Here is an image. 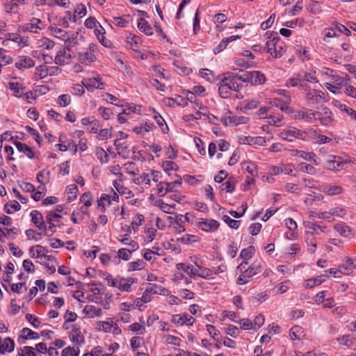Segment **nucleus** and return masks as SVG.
Instances as JSON below:
<instances>
[{
  "instance_id": "nucleus-12",
  "label": "nucleus",
  "mask_w": 356,
  "mask_h": 356,
  "mask_svg": "<svg viewBox=\"0 0 356 356\" xmlns=\"http://www.w3.org/2000/svg\"><path fill=\"white\" fill-rule=\"evenodd\" d=\"M316 120H318L324 126H329L334 121V114L328 108L325 107L322 112L316 111Z\"/></svg>"
},
{
  "instance_id": "nucleus-15",
  "label": "nucleus",
  "mask_w": 356,
  "mask_h": 356,
  "mask_svg": "<svg viewBox=\"0 0 356 356\" xmlns=\"http://www.w3.org/2000/svg\"><path fill=\"white\" fill-rule=\"evenodd\" d=\"M44 29V22L38 18H32L30 22L25 24L22 26V30L24 31H29L31 33H37L38 30H42Z\"/></svg>"
},
{
  "instance_id": "nucleus-4",
  "label": "nucleus",
  "mask_w": 356,
  "mask_h": 356,
  "mask_svg": "<svg viewBox=\"0 0 356 356\" xmlns=\"http://www.w3.org/2000/svg\"><path fill=\"white\" fill-rule=\"evenodd\" d=\"M96 45L93 43L89 44L88 48L83 49V51L77 53L78 60L86 65H89L95 62L96 57L95 55Z\"/></svg>"
},
{
  "instance_id": "nucleus-23",
  "label": "nucleus",
  "mask_w": 356,
  "mask_h": 356,
  "mask_svg": "<svg viewBox=\"0 0 356 356\" xmlns=\"http://www.w3.org/2000/svg\"><path fill=\"white\" fill-rule=\"evenodd\" d=\"M29 252L32 258H40L41 257H46L48 250L45 247L37 245L30 248Z\"/></svg>"
},
{
  "instance_id": "nucleus-52",
  "label": "nucleus",
  "mask_w": 356,
  "mask_h": 356,
  "mask_svg": "<svg viewBox=\"0 0 356 356\" xmlns=\"http://www.w3.org/2000/svg\"><path fill=\"white\" fill-rule=\"evenodd\" d=\"M39 45L44 49H51L55 46V42L49 38H43L39 41Z\"/></svg>"
},
{
  "instance_id": "nucleus-13",
  "label": "nucleus",
  "mask_w": 356,
  "mask_h": 356,
  "mask_svg": "<svg viewBox=\"0 0 356 356\" xmlns=\"http://www.w3.org/2000/svg\"><path fill=\"white\" fill-rule=\"evenodd\" d=\"M137 282L134 277H118L116 288L121 291L131 292L133 291L132 285Z\"/></svg>"
},
{
  "instance_id": "nucleus-46",
  "label": "nucleus",
  "mask_w": 356,
  "mask_h": 356,
  "mask_svg": "<svg viewBox=\"0 0 356 356\" xmlns=\"http://www.w3.org/2000/svg\"><path fill=\"white\" fill-rule=\"evenodd\" d=\"M78 188L75 184H70L67 186V200L69 202L74 201L77 196Z\"/></svg>"
},
{
  "instance_id": "nucleus-2",
  "label": "nucleus",
  "mask_w": 356,
  "mask_h": 356,
  "mask_svg": "<svg viewBox=\"0 0 356 356\" xmlns=\"http://www.w3.org/2000/svg\"><path fill=\"white\" fill-rule=\"evenodd\" d=\"M261 270V261H255L236 280L238 284H245L249 282L250 277L257 275Z\"/></svg>"
},
{
  "instance_id": "nucleus-40",
  "label": "nucleus",
  "mask_w": 356,
  "mask_h": 356,
  "mask_svg": "<svg viewBox=\"0 0 356 356\" xmlns=\"http://www.w3.org/2000/svg\"><path fill=\"white\" fill-rule=\"evenodd\" d=\"M293 155L307 161H313L315 164H317V162L314 159L316 155L313 152H306L301 150H296Z\"/></svg>"
},
{
  "instance_id": "nucleus-14",
  "label": "nucleus",
  "mask_w": 356,
  "mask_h": 356,
  "mask_svg": "<svg viewBox=\"0 0 356 356\" xmlns=\"http://www.w3.org/2000/svg\"><path fill=\"white\" fill-rule=\"evenodd\" d=\"M81 83L88 91H93L95 89L103 90L104 88V83L99 76L83 79Z\"/></svg>"
},
{
  "instance_id": "nucleus-7",
  "label": "nucleus",
  "mask_w": 356,
  "mask_h": 356,
  "mask_svg": "<svg viewBox=\"0 0 356 356\" xmlns=\"http://www.w3.org/2000/svg\"><path fill=\"white\" fill-rule=\"evenodd\" d=\"M218 81H220L224 84L227 85L231 91H239L242 88V84L237 83L232 77V72H227L219 75L217 78Z\"/></svg>"
},
{
  "instance_id": "nucleus-50",
  "label": "nucleus",
  "mask_w": 356,
  "mask_h": 356,
  "mask_svg": "<svg viewBox=\"0 0 356 356\" xmlns=\"http://www.w3.org/2000/svg\"><path fill=\"white\" fill-rule=\"evenodd\" d=\"M254 252H255L254 248L253 246L250 245V246L248 247L247 248L242 250V251L241 252L240 256L243 259L248 260L250 258H252V257L254 254Z\"/></svg>"
},
{
  "instance_id": "nucleus-55",
  "label": "nucleus",
  "mask_w": 356,
  "mask_h": 356,
  "mask_svg": "<svg viewBox=\"0 0 356 356\" xmlns=\"http://www.w3.org/2000/svg\"><path fill=\"white\" fill-rule=\"evenodd\" d=\"M19 356H38L31 346H24L19 350Z\"/></svg>"
},
{
  "instance_id": "nucleus-17",
  "label": "nucleus",
  "mask_w": 356,
  "mask_h": 356,
  "mask_svg": "<svg viewBox=\"0 0 356 356\" xmlns=\"http://www.w3.org/2000/svg\"><path fill=\"white\" fill-rule=\"evenodd\" d=\"M30 216H31L32 222L37 227H38L40 230L47 232V225L45 221L44 220L42 215L40 211L37 210L32 211L30 213ZM45 234L47 235V232H45Z\"/></svg>"
},
{
  "instance_id": "nucleus-60",
  "label": "nucleus",
  "mask_w": 356,
  "mask_h": 356,
  "mask_svg": "<svg viewBox=\"0 0 356 356\" xmlns=\"http://www.w3.org/2000/svg\"><path fill=\"white\" fill-rule=\"evenodd\" d=\"M86 13H87V11H86V6L82 3L78 4L74 10V15L73 17L74 21V22L76 21V19H75L76 15L79 16L80 17H82L86 15Z\"/></svg>"
},
{
  "instance_id": "nucleus-28",
  "label": "nucleus",
  "mask_w": 356,
  "mask_h": 356,
  "mask_svg": "<svg viewBox=\"0 0 356 356\" xmlns=\"http://www.w3.org/2000/svg\"><path fill=\"white\" fill-rule=\"evenodd\" d=\"M178 270H183L187 273L191 277H195L198 274V270L191 265H186L183 263H179L176 265Z\"/></svg>"
},
{
  "instance_id": "nucleus-6",
  "label": "nucleus",
  "mask_w": 356,
  "mask_h": 356,
  "mask_svg": "<svg viewBox=\"0 0 356 356\" xmlns=\"http://www.w3.org/2000/svg\"><path fill=\"white\" fill-rule=\"evenodd\" d=\"M305 100L308 104H320L326 101V95L316 89L309 90L305 95Z\"/></svg>"
},
{
  "instance_id": "nucleus-8",
  "label": "nucleus",
  "mask_w": 356,
  "mask_h": 356,
  "mask_svg": "<svg viewBox=\"0 0 356 356\" xmlns=\"http://www.w3.org/2000/svg\"><path fill=\"white\" fill-rule=\"evenodd\" d=\"M293 118L296 120H303L305 122L312 123L316 120V114L314 111L308 108H303L293 112Z\"/></svg>"
},
{
  "instance_id": "nucleus-41",
  "label": "nucleus",
  "mask_w": 356,
  "mask_h": 356,
  "mask_svg": "<svg viewBox=\"0 0 356 356\" xmlns=\"http://www.w3.org/2000/svg\"><path fill=\"white\" fill-rule=\"evenodd\" d=\"M95 154H96L97 158L99 160V161L102 163H106L108 162L109 156L102 147H97Z\"/></svg>"
},
{
  "instance_id": "nucleus-18",
  "label": "nucleus",
  "mask_w": 356,
  "mask_h": 356,
  "mask_svg": "<svg viewBox=\"0 0 356 356\" xmlns=\"http://www.w3.org/2000/svg\"><path fill=\"white\" fill-rule=\"evenodd\" d=\"M346 266H343L340 270H334V268H330L328 270H326L325 273H329V275H325V277H329L330 275H332L334 277H340V273L348 274L350 270H352V265L353 264V261L352 259H349L346 261Z\"/></svg>"
},
{
  "instance_id": "nucleus-61",
  "label": "nucleus",
  "mask_w": 356,
  "mask_h": 356,
  "mask_svg": "<svg viewBox=\"0 0 356 356\" xmlns=\"http://www.w3.org/2000/svg\"><path fill=\"white\" fill-rule=\"evenodd\" d=\"M71 97L69 95H62L58 98L57 103L60 106L65 107L70 104Z\"/></svg>"
},
{
  "instance_id": "nucleus-20",
  "label": "nucleus",
  "mask_w": 356,
  "mask_h": 356,
  "mask_svg": "<svg viewBox=\"0 0 356 356\" xmlns=\"http://www.w3.org/2000/svg\"><path fill=\"white\" fill-rule=\"evenodd\" d=\"M248 82L252 85H261L266 82L265 75L259 71L248 72Z\"/></svg>"
},
{
  "instance_id": "nucleus-56",
  "label": "nucleus",
  "mask_w": 356,
  "mask_h": 356,
  "mask_svg": "<svg viewBox=\"0 0 356 356\" xmlns=\"http://www.w3.org/2000/svg\"><path fill=\"white\" fill-rule=\"evenodd\" d=\"M268 299V295L265 292H262L252 296L251 298V301L253 304L259 305L263 301H265Z\"/></svg>"
},
{
  "instance_id": "nucleus-24",
  "label": "nucleus",
  "mask_w": 356,
  "mask_h": 356,
  "mask_svg": "<svg viewBox=\"0 0 356 356\" xmlns=\"http://www.w3.org/2000/svg\"><path fill=\"white\" fill-rule=\"evenodd\" d=\"M83 313L88 318L99 317L102 314V309L94 305H86L83 309Z\"/></svg>"
},
{
  "instance_id": "nucleus-49",
  "label": "nucleus",
  "mask_w": 356,
  "mask_h": 356,
  "mask_svg": "<svg viewBox=\"0 0 356 356\" xmlns=\"http://www.w3.org/2000/svg\"><path fill=\"white\" fill-rule=\"evenodd\" d=\"M299 76L300 78V80H303L306 82H318L317 78L315 76L314 73H307V72H302L299 73Z\"/></svg>"
},
{
  "instance_id": "nucleus-45",
  "label": "nucleus",
  "mask_w": 356,
  "mask_h": 356,
  "mask_svg": "<svg viewBox=\"0 0 356 356\" xmlns=\"http://www.w3.org/2000/svg\"><path fill=\"white\" fill-rule=\"evenodd\" d=\"M198 274L196 276L203 277L204 279H212L213 270L210 268H203L198 266Z\"/></svg>"
},
{
  "instance_id": "nucleus-47",
  "label": "nucleus",
  "mask_w": 356,
  "mask_h": 356,
  "mask_svg": "<svg viewBox=\"0 0 356 356\" xmlns=\"http://www.w3.org/2000/svg\"><path fill=\"white\" fill-rule=\"evenodd\" d=\"M79 348L76 346V348L74 347L68 346L65 348L61 353L62 356H79Z\"/></svg>"
},
{
  "instance_id": "nucleus-30",
  "label": "nucleus",
  "mask_w": 356,
  "mask_h": 356,
  "mask_svg": "<svg viewBox=\"0 0 356 356\" xmlns=\"http://www.w3.org/2000/svg\"><path fill=\"white\" fill-rule=\"evenodd\" d=\"M114 145L115 146L116 151L119 155L126 157L129 153L128 145L126 143L119 141V139H116L114 141Z\"/></svg>"
},
{
  "instance_id": "nucleus-25",
  "label": "nucleus",
  "mask_w": 356,
  "mask_h": 356,
  "mask_svg": "<svg viewBox=\"0 0 356 356\" xmlns=\"http://www.w3.org/2000/svg\"><path fill=\"white\" fill-rule=\"evenodd\" d=\"M35 65L34 61L28 56H21L15 63V67L18 69L30 68Z\"/></svg>"
},
{
  "instance_id": "nucleus-21",
  "label": "nucleus",
  "mask_w": 356,
  "mask_h": 356,
  "mask_svg": "<svg viewBox=\"0 0 356 356\" xmlns=\"http://www.w3.org/2000/svg\"><path fill=\"white\" fill-rule=\"evenodd\" d=\"M70 338L72 343L79 347L84 343L85 338L79 328L74 327L70 332Z\"/></svg>"
},
{
  "instance_id": "nucleus-43",
  "label": "nucleus",
  "mask_w": 356,
  "mask_h": 356,
  "mask_svg": "<svg viewBox=\"0 0 356 356\" xmlns=\"http://www.w3.org/2000/svg\"><path fill=\"white\" fill-rule=\"evenodd\" d=\"M21 209V205L19 203L15 200L10 203H7L4 205V211L7 213H13L15 211H19Z\"/></svg>"
},
{
  "instance_id": "nucleus-39",
  "label": "nucleus",
  "mask_w": 356,
  "mask_h": 356,
  "mask_svg": "<svg viewBox=\"0 0 356 356\" xmlns=\"http://www.w3.org/2000/svg\"><path fill=\"white\" fill-rule=\"evenodd\" d=\"M232 72V77L234 79V81L237 83L238 81L243 83H249L248 82V72H246L243 70H239L238 73Z\"/></svg>"
},
{
  "instance_id": "nucleus-22",
  "label": "nucleus",
  "mask_w": 356,
  "mask_h": 356,
  "mask_svg": "<svg viewBox=\"0 0 356 356\" xmlns=\"http://www.w3.org/2000/svg\"><path fill=\"white\" fill-rule=\"evenodd\" d=\"M306 227L308 229L307 234H310L312 237H313L316 234H319L321 232H327L326 226L320 225L317 223H314V222H307V225H306Z\"/></svg>"
},
{
  "instance_id": "nucleus-29",
  "label": "nucleus",
  "mask_w": 356,
  "mask_h": 356,
  "mask_svg": "<svg viewBox=\"0 0 356 356\" xmlns=\"http://www.w3.org/2000/svg\"><path fill=\"white\" fill-rule=\"evenodd\" d=\"M289 336L291 340H300L305 337L304 331L302 327L295 325L290 330Z\"/></svg>"
},
{
  "instance_id": "nucleus-54",
  "label": "nucleus",
  "mask_w": 356,
  "mask_h": 356,
  "mask_svg": "<svg viewBox=\"0 0 356 356\" xmlns=\"http://www.w3.org/2000/svg\"><path fill=\"white\" fill-rule=\"evenodd\" d=\"M229 122L233 123L235 125H238L240 124H245L248 121V118L244 116H229Z\"/></svg>"
},
{
  "instance_id": "nucleus-5",
  "label": "nucleus",
  "mask_w": 356,
  "mask_h": 356,
  "mask_svg": "<svg viewBox=\"0 0 356 356\" xmlns=\"http://www.w3.org/2000/svg\"><path fill=\"white\" fill-rule=\"evenodd\" d=\"M279 135L282 139L290 142L295 139L307 140L306 132L302 131L295 127L283 130Z\"/></svg>"
},
{
  "instance_id": "nucleus-37",
  "label": "nucleus",
  "mask_w": 356,
  "mask_h": 356,
  "mask_svg": "<svg viewBox=\"0 0 356 356\" xmlns=\"http://www.w3.org/2000/svg\"><path fill=\"white\" fill-rule=\"evenodd\" d=\"M324 277L325 275H323L317 276L314 278L307 280L305 281V286L308 288H313L316 286H318L325 281V279Z\"/></svg>"
},
{
  "instance_id": "nucleus-27",
  "label": "nucleus",
  "mask_w": 356,
  "mask_h": 356,
  "mask_svg": "<svg viewBox=\"0 0 356 356\" xmlns=\"http://www.w3.org/2000/svg\"><path fill=\"white\" fill-rule=\"evenodd\" d=\"M241 38L239 35H232L229 38H226L222 40L220 44L213 49V53L215 54H218L221 52L223 49H225L227 45V44L230 42H232L236 39Z\"/></svg>"
},
{
  "instance_id": "nucleus-42",
  "label": "nucleus",
  "mask_w": 356,
  "mask_h": 356,
  "mask_svg": "<svg viewBox=\"0 0 356 356\" xmlns=\"http://www.w3.org/2000/svg\"><path fill=\"white\" fill-rule=\"evenodd\" d=\"M232 91L229 90V88L227 87V85L224 84L220 81H219L218 83V93L219 95L224 99L229 97L231 95Z\"/></svg>"
},
{
  "instance_id": "nucleus-9",
  "label": "nucleus",
  "mask_w": 356,
  "mask_h": 356,
  "mask_svg": "<svg viewBox=\"0 0 356 356\" xmlns=\"http://www.w3.org/2000/svg\"><path fill=\"white\" fill-rule=\"evenodd\" d=\"M219 226L220 222L213 219L200 218L197 223V227L207 232H215Z\"/></svg>"
},
{
  "instance_id": "nucleus-31",
  "label": "nucleus",
  "mask_w": 356,
  "mask_h": 356,
  "mask_svg": "<svg viewBox=\"0 0 356 356\" xmlns=\"http://www.w3.org/2000/svg\"><path fill=\"white\" fill-rule=\"evenodd\" d=\"M138 27L140 31L143 32L147 35H152L153 34L152 28L148 22L143 18H140L138 22Z\"/></svg>"
},
{
  "instance_id": "nucleus-57",
  "label": "nucleus",
  "mask_w": 356,
  "mask_h": 356,
  "mask_svg": "<svg viewBox=\"0 0 356 356\" xmlns=\"http://www.w3.org/2000/svg\"><path fill=\"white\" fill-rule=\"evenodd\" d=\"M103 278L104 280L107 282V284L110 286L116 287L117 283H118V277H113L111 274L108 273H104L103 274Z\"/></svg>"
},
{
  "instance_id": "nucleus-33",
  "label": "nucleus",
  "mask_w": 356,
  "mask_h": 356,
  "mask_svg": "<svg viewBox=\"0 0 356 356\" xmlns=\"http://www.w3.org/2000/svg\"><path fill=\"white\" fill-rule=\"evenodd\" d=\"M334 229L342 236L348 237L351 232V229L345 223H337L334 227Z\"/></svg>"
},
{
  "instance_id": "nucleus-44",
  "label": "nucleus",
  "mask_w": 356,
  "mask_h": 356,
  "mask_svg": "<svg viewBox=\"0 0 356 356\" xmlns=\"http://www.w3.org/2000/svg\"><path fill=\"white\" fill-rule=\"evenodd\" d=\"M9 88L14 92L15 95L17 97L22 96L23 93L24 88L22 86V84L18 82H9Z\"/></svg>"
},
{
  "instance_id": "nucleus-58",
  "label": "nucleus",
  "mask_w": 356,
  "mask_h": 356,
  "mask_svg": "<svg viewBox=\"0 0 356 356\" xmlns=\"http://www.w3.org/2000/svg\"><path fill=\"white\" fill-rule=\"evenodd\" d=\"M222 219L232 229H237L241 224V220H234L226 215L223 216Z\"/></svg>"
},
{
  "instance_id": "nucleus-51",
  "label": "nucleus",
  "mask_w": 356,
  "mask_h": 356,
  "mask_svg": "<svg viewBox=\"0 0 356 356\" xmlns=\"http://www.w3.org/2000/svg\"><path fill=\"white\" fill-rule=\"evenodd\" d=\"M177 241L184 244H191L194 242L198 241L199 238L195 235L186 234L181 238H178Z\"/></svg>"
},
{
  "instance_id": "nucleus-64",
  "label": "nucleus",
  "mask_w": 356,
  "mask_h": 356,
  "mask_svg": "<svg viewBox=\"0 0 356 356\" xmlns=\"http://www.w3.org/2000/svg\"><path fill=\"white\" fill-rule=\"evenodd\" d=\"M339 109L341 111L345 112L351 118L356 120V111L355 110H353V108H349L344 104H341L339 106Z\"/></svg>"
},
{
  "instance_id": "nucleus-38",
  "label": "nucleus",
  "mask_w": 356,
  "mask_h": 356,
  "mask_svg": "<svg viewBox=\"0 0 356 356\" xmlns=\"http://www.w3.org/2000/svg\"><path fill=\"white\" fill-rule=\"evenodd\" d=\"M20 337L24 339H38L40 337V335L32 330L25 327L22 330Z\"/></svg>"
},
{
  "instance_id": "nucleus-11",
  "label": "nucleus",
  "mask_w": 356,
  "mask_h": 356,
  "mask_svg": "<svg viewBox=\"0 0 356 356\" xmlns=\"http://www.w3.org/2000/svg\"><path fill=\"white\" fill-rule=\"evenodd\" d=\"M346 163L343 162L339 156L331 154L326 156V167L328 170L339 171L343 169V166Z\"/></svg>"
},
{
  "instance_id": "nucleus-19",
  "label": "nucleus",
  "mask_w": 356,
  "mask_h": 356,
  "mask_svg": "<svg viewBox=\"0 0 356 356\" xmlns=\"http://www.w3.org/2000/svg\"><path fill=\"white\" fill-rule=\"evenodd\" d=\"M194 321V318L188 314L174 315L172 318V322L177 325H186L191 326L193 325Z\"/></svg>"
},
{
  "instance_id": "nucleus-48",
  "label": "nucleus",
  "mask_w": 356,
  "mask_h": 356,
  "mask_svg": "<svg viewBox=\"0 0 356 356\" xmlns=\"http://www.w3.org/2000/svg\"><path fill=\"white\" fill-rule=\"evenodd\" d=\"M242 168L248 172L252 176H255L257 175V166L253 163H243Z\"/></svg>"
},
{
  "instance_id": "nucleus-3",
  "label": "nucleus",
  "mask_w": 356,
  "mask_h": 356,
  "mask_svg": "<svg viewBox=\"0 0 356 356\" xmlns=\"http://www.w3.org/2000/svg\"><path fill=\"white\" fill-rule=\"evenodd\" d=\"M265 49L275 58L282 57L285 52L282 43L280 41L278 37L267 41L265 44Z\"/></svg>"
},
{
  "instance_id": "nucleus-53",
  "label": "nucleus",
  "mask_w": 356,
  "mask_h": 356,
  "mask_svg": "<svg viewBox=\"0 0 356 356\" xmlns=\"http://www.w3.org/2000/svg\"><path fill=\"white\" fill-rule=\"evenodd\" d=\"M145 263L142 259L131 262L129 264V270H139L144 268Z\"/></svg>"
},
{
  "instance_id": "nucleus-35",
  "label": "nucleus",
  "mask_w": 356,
  "mask_h": 356,
  "mask_svg": "<svg viewBox=\"0 0 356 356\" xmlns=\"http://www.w3.org/2000/svg\"><path fill=\"white\" fill-rule=\"evenodd\" d=\"M323 191L328 195H335L341 194L343 189L341 186L337 185H325L323 186Z\"/></svg>"
},
{
  "instance_id": "nucleus-16",
  "label": "nucleus",
  "mask_w": 356,
  "mask_h": 356,
  "mask_svg": "<svg viewBox=\"0 0 356 356\" xmlns=\"http://www.w3.org/2000/svg\"><path fill=\"white\" fill-rule=\"evenodd\" d=\"M61 216L56 213L49 212L45 216L46 222L49 224L47 230L50 231L52 234L56 232V228L58 226V223L60 222Z\"/></svg>"
},
{
  "instance_id": "nucleus-26",
  "label": "nucleus",
  "mask_w": 356,
  "mask_h": 356,
  "mask_svg": "<svg viewBox=\"0 0 356 356\" xmlns=\"http://www.w3.org/2000/svg\"><path fill=\"white\" fill-rule=\"evenodd\" d=\"M182 218V215H177L175 219L172 217L168 218L170 222L173 225V228L175 229L178 233L184 232L186 230L185 227L182 225L184 222Z\"/></svg>"
},
{
  "instance_id": "nucleus-1",
  "label": "nucleus",
  "mask_w": 356,
  "mask_h": 356,
  "mask_svg": "<svg viewBox=\"0 0 356 356\" xmlns=\"http://www.w3.org/2000/svg\"><path fill=\"white\" fill-rule=\"evenodd\" d=\"M49 29L51 33L58 39H60L70 44L75 45L77 44L78 33L67 32L62 28H60L56 24H51Z\"/></svg>"
},
{
  "instance_id": "nucleus-32",
  "label": "nucleus",
  "mask_w": 356,
  "mask_h": 356,
  "mask_svg": "<svg viewBox=\"0 0 356 356\" xmlns=\"http://www.w3.org/2000/svg\"><path fill=\"white\" fill-rule=\"evenodd\" d=\"M15 145H16L17 150L20 152L24 153L28 158L33 159L34 157L33 152L25 143H22L21 142L16 141Z\"/></svg>"
},
{
  "instance_id": "nucleus-62",
  "label": "nucleus",
  "mask_w": 356,
  "mask_h": 356,
  "mask_svg": "<svg viewBox=\"0 0 356 356\" xmlns=\"http://www.w3.org/2000/svg\"><path fill=\"white\" fill-rule=\"evenodd\" d=\"M339 343L346 346H351L354 345L353 338H350L349 335H343L337 339Z\"/></svg>"
},
{
  "instance_id": "nucleus-10",
  "label": "nucleus",
  "mask_w": 356,
  "mask_h": 356,
  "mask_svg": "<svg viewBox=\"0 0 356 356\" xmlns=\"http://www.w3.org/2000/svg\"><path fill=\"white\" fill-rule=\"evenodd\" d=\"M70 48L67 47H61L56 54L54 58V63L58 65H64L69 63L71 59Z\"/></svg>"
},
{
  "instance_id": "nucleus-36",
  "label": "nucleus",
  "mask_w": 356,
  "mask_h": 356,
  "mask_svg": "<svg viewBox=\"0 0 356 356\" xmlns=\"http://www.w3.org/2000/svg\"><path fill=\"white\" fill-rule=\"evenodd\" d=\"M15 348V343L13 339L10 337H7L4 339L3 343L1 344L0 353L1 354L5 353V352H12Z\"/></svg>"
},
{
  "instance_id": "nucleus-63",
  "label": "nucleus",
  "mask_w": 356,
  "mask_h": 356,
  "mask_svg": "<svg viewBox=\"0 0 356 356\" xmlns=\"http://www.w3.org/2000/svg\"><path fill=\"white\" fill-rule=\"evenodd\" d=\"M131 253L132 251L127 248H121L118 252L119 257L124 261L130 259Z\"/></svg>"
},
{
  "instance_id": "nucleus-34",
  "label": "nucleus",
  "mask_w": 356,
  "mask_h": 356,
  "mask_svg": "<svg viewBox=\"0 0 356 356\" xmlns=\"http://www.w3.org/2000/svg\"><path fill=\"white\" fill-rule=\"evenodd\" d=\"M158 286L156 285H154L151 288H147L144 291L141 300L143 301V302H149L152 300V295L158 293Z\"/></svg>"
},
{
  "instance_id": "nucleus-59",
  "label": "nucleus",
  "mask_w": 356,
  "mask_h": 356,
  "mask_svg": "<svg viewBox=\"0 0 356 356\" xmlns=\"http://www.w3.org/2000/svg\"><path fill=\"white\" fill-rule=\"evenodd\" d=\"M273 104L282 111L287 113L288 111H290V108L288 106L287 104L280 99H274Z\"/></svg>"
}]
</instances>
